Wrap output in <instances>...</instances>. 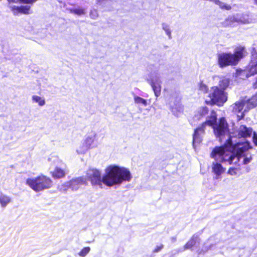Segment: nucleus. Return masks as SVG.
<instances>
[{"label":"nucleus","instance_id":"22","mask_svg":"<svg viewBox=\"0 0 257 257\" xmlns=\"http://www.w3.org/2000/svg\"><path fill=\"white\" fill-rule=\"evenodd\" d=\"M32 100L33 103H37L40 106H43L46 103L44 97L37 95H33L32 96Z\"/></svg>","mask_w":257,"mask_h":257},{"label":"nucleus","instance_id":"8","mask_svg":"<svg viewBox=\"0 0 257 257\" xmlns=\"http://www.w3.org/2000/svg\"><path fill=\"white\" fill-rule=\"evenodd\" d=\"M214 129V133L216 137L220 138L228 134L227 124L224 118H221L219 120L218 124L213 126Z\"/></svg>","mask_w":257,"mask_h":257},{"label":"nucleus","instance_id":"36","mask_svg":"<svg viewBox=\"0 0 257 257\" xmlns=\"http://www.w3.org/2000/svg\"><path fill=\"white\" fill-rule=\"evenodd\" d=\"M252 141L255 146H257V134L255 133H253Z\"/></svg>","mask_w":257,"mask_h":257},{"label":"nucleus","instance_id":"21","mask_svg":"<svg viewBox=\"0 0 257 257\" xmlns=\"http://www.w3.org/2000/svg\"><path fill=\"white\" fill-rule=\"evenodd\" d=\"M66 10L69 13L79 16L84 15L86 14V9L79 7L73 8H67Z\"/></svg>","mask_w":257,"mask_h":257},{"label":"nucleus","instance_id":"35","mask_svg":"<svg viewBox=\"0 0 257 257\" xmlns=\"http://www.w3.org/2000/svg\"><path fill=\"white\" fill-rule=\"evenodd\" d=\"M90 17L93 19H96L98 17V14L96 11L93 10L90 12Z\"/></svg>","mask_w":257,"mask_h":257},{"label":"nucleus","instance_id":"29","mask_svg":"<svg viewBox=\"0 0 257 257\" xmlns=\"http://www.w3.org/2000/svg\"><path fill=\"white\" fill-rule=\"evenodd\" d=\"M162 29L165 32L166 35L168 38L171 39H172L171 31L170 28V26L166 23H163L162 24Z\"/></svg>","mask_w":257,"mask_h":257},{"label":"nucleus","instance_id":"1","mask_svg":"<svg viewBox=\"0 0 257 257\" xmlns=\"http://www.w3.org/2000/svg\"><path fill=\"white\" fill-rule=\"evenodd\" d=\"M249 142L238 143L233 145L231 140L224 147H216L212 151L211 157L214 159L212 163V170L218 179L224 172L225 169L220 162H228L229 164H237L239 162L246 165L250 162L252 157L247 151L251 149Z\"/></svg>","mask_w":257,"mask_h":257},{"label":"nucleus","instance_id":"4","mask_svg":"<svg viewBox=\"0 0 257 257\" xmlns=\"http://www.w3.org/2000/svg\"><path fill=\"white\" fill-rule=\"evenodd\" d=\"M227 100V93L218 86L212 87L208 94V99L205 100L207 104L222 106Z\"/></svg>","mask_w":257,"mask_h":257},{"label":"nucleus","instance_id":"17","mask_svg":"<svg viewBox=\"0 0 257 257\" xmlns=\"http://www.w3.org/2000/svg\"><path fill=\"white\" fill-rule=\"evenodd\" d=\"M96 137V134L93 133L88 135L83 140L89 149L96 147L95 140Z\"/></svg>","mask_w":257,"mask_h":257},{"label":"nucleus","instance_id":"3","mask_svg":"<svg viewBox=\"0 0 257 257\" xmlns=\"http://www.w3.org/2000/svg\"><path fill=\"white\" fill-rule=\"evenodd\" d=\"M26 184L34 191L38 192L50 188L52 186V181L48 177L40 175L27 179Z\"/></svg>","mask_w":257,"mask_h":257},{"label":"nucleus","instance_id":"12","mask_svg":"<svg viewBox=\"0 0 257 257\" xmlns=\"http://www.w3.org/2000/svg\"><path fill=\"white\" fill-rule=\"evenodd\" d=\"M246 53L244 47L241 46L236 47L234 50V54H232L235 63L237 64L239 61L242 58Z\"/></svg>","mask_w":257,"mask_h":257},{"label":"nucleus","instance_id":"26","mask_svg":"<svg viewBox=\"0 0 257 257\" xmlns=\"http://www.w3.org/2000/svg\"><path fill=\"white\" fill-rule=\"evenodd\" d=\"M230 20L231 22H240L243 24L249 23L248 19H246L240 15H236L235 16H233L230 18Z\"/></svg>","mask_w":257,"mask_h":257},{"label":"nucleus","instance_id":"27","mask_svg":"<svg viewBox=\"0 0 257 257\" xmlns=\"http://www.w3.org/2000/svg\"><path fill=\"white\" fill-rule=\"evenodd\" d=\"M134 101L136 103L144 106H146L148 105L147 101L146 99L138 96H134Z\"/></svg>","mask_w":257,"mask_h":257},{"label":"nucleus","instance_id":"16","mask_svg":"<svg viewBox=\"0 0 257 257\" xmlns=\"http://www.w3.org/2000/svg\"><path fill=\"white\" fill-rule=\"evenodd\" d=\"M66 170L60 167H56L54 170L51 172V174L54 179H60L65 176Z\"/></svg>","mask_w":257,"mask_h":257},{"label":"nucleus","instance_id":"31","mask_svg":"<svg viewBox=\"0 0 257 257\" xmlns=\"http://www.w3.org/2000/svg\"><path fill=\"white\" fill-rule=\"evenodd\" d=\"M239 170L237 168L231 167L228 169L227 174L231 176L236 175Z\"/></svg>","mask_w":257,"mask_h":257},{"label":"nucleus","instance_id":"33","mask_svg":"<svg viewBox=\"0 0 257 257\" xmlns=\"http://www.w3.org/2000/svg\"><path fill=\"white\" fill-rule=\"evenodd\" d=\"M37 0H13V3H23L25 4H32Z\"/></svg>","mask_w":257,"mask_h":257},{"label":"nucleus","instance_id":"28","mask_svg":"<svg viewBox=\"0 0 257 257\" xmlns=\"http://www.w3.org/2000/svg\"><path fill=\"white\" fill-rule=\"evenodd\" d=\"M249 103L247 104V107L253 108L257 105V93L255 94L250 99H248Z\"/></svg>","mask_w":257,"mask_h":257},{"label":"nucleus","instance_id":"24","mask_svg":"<svg viewBox=\"0 0 257 257\" xmlns=\"http://www.w3.org/2000/svg\"><path fill=\"white\" fill-rule=\"evenodd\" d=\"M199 239L197 236L193 235L192 238L184 246V250L190 249L198 242Z\"/></svg>","mask_w":257,"mask_h":257},{"label":"nucleus","instance_id":"34","mask_svg":"<svg viewBox=\"0 0 257 257\" xmlns=\"http://www.w3.org/2000/svg\"><path fill=\"white\" fill-rule=\"evenodd\" d=\"M90 251V248L86 247L84 248L79 253V255L81 256H85Z\"/></svg>","mask_w":257,"mask_h":257},{"label":"nucleus","instance_id":"32","mask_svg":"<svg viewBox=\"0 0 257 257\" xmlns=\"http://www.w3.org/2000/svg\"><path fill=\"white\" fill-rule=\"evenodd\" d=\"M68 182L65 183L64 184L59 186L58 189L60 191L62 192L66 191L68 188H70V185H67Z\"/></svg>","mask_w":257,"mask_h":257},{"label":"nucleus","instance_id":"18","mask_svg":"<svg viewBox=\"0 0 257 257\" xmlns=\"http://www.w3.org/2000/svg\"><path fill=\"white\" fill-rule=\"evenodd\" d=\"M208 111V109L206 106L200 107L195 112L193 116L195 121H198L201 119L202 117L205 116Z\"/></svg>","mask_w":257,"mask_h":257},{"label":"nucleus","instance_id":"2","mask_svg":"<svg viewBox=\"0 0 257 257\" xmlns=\"http://www.w3.org/2000/svg\"><path fill=\"white\" fill-rule=\"evenodd\" d=\"M105 185L112 187L119 185L123 182H129L132 179L130 171L123 167L110 165L104 170Z\"/></svg>","mask_w":257,"mask_h":257},{"label":"nucleus","instance_id":"10","mask_svg":"<svg viewBox=\"0 0 257 257\" xmlns=\"http://www.w3.org/2000/svg\"><path fill=\"white\" fill-rule=\"evenodd\" d=\"M249 74L247 75H252L257 73V52L253 49L251 52V60L246 68Z\"/></svg>","mask_w":257,"mask_h":257},{"label":"nucleus","instance_id":"11","mask_svg":"<svg viewBox=\"0 0 257 257\" xmlns=\"http://www.w3.org/2000/svg\"><path fill=\"white\" fill-rule=\"evenodd\" d=\"M86 183V178L80 177L69 181L67 185H70V188L72 190H77L81 185L85 184Z\"/></svg>","mask_w":257,"mask_h":257},{"label":"nucleus","instance_id":"7","mask_svg":"<svg viewBox=\"0 0 257 257\" xmlns=\"http://www.w3.org/2000/svg\"><path fill=\"white\" fill-rule=\"evenodd\" d=\"M148 83L151 85L155 95L158 97L161 95L162 90V80L161 77L157 74H152L147 78Z\"/></svg>","mask_w":257,"mask_h":257},{"label":"nucleus","instance_id":"5","mask_svg":"<svg viewBox=\"0 0 257 257\" xmlns=\"http://www.w3.org/2000/svg\"><path fill=\"white\" fill-rule=\"evenodd\" d=\"M248 102V99L243 98L236 101L231 105L232 112L237 115L238 120L242 119L244 116L245 112L248 111L251 108L247 107Z\"/></svg>","mask_w":257,"mask_h":257},{"label":"nucleus","instance_id":"9","mask_svg":"<svg viewBox=\"0 0 257 257\" xmlns=\"http://www.w3.org/2000/svg\"><path fill=\"white\" fill-rule=\"evenodd\" d=\"M218 63L220 67L228 65H235L232 54L222 53L218 54Z\"/></svg>","mask_w":257,"mask_h":257},{"label":"nucleus","instance_id":"13","mask_svg":"<svg viewBox=\"0 0 257 257\" xmlns=\"http://www.w3.org/2000/svg\"><path fill=\"white\" fill-rule=\"evenodd\" d=\"M10 7L14 15H18L19 13L24 14H28L31 13L30 7L29 6H21L20 7L11 6Z\"/></svg>","mask_w":257,"mask_h":257},{"label":"nucleus","instance_id":"30","mask_svg":"<svg viewBox=\"0 0 257 257\" xmlns=\"http://www.w3.org/2000/svg\"><path fill=\"white\" fill-rule=\"evenodd\" d=\"M198 87L200 91L202 92L206 93L207 91L208 88L205 84L200 81L198 84Z\"/></svg>","mask_w":257,"mask_h":257},{"label":"nucleus","instance_id":"19","mask_svg":"<svg viewBox=\"0 0 257 257\" xmlns=\"http://www.w3.org/2000/svg\"><path fill=\"white\" fill-rule=\"evenodd\" d=\"M216 122V114L214 111H212L209 116L207 117L206 120L202 123L203 126L208 125L210 126L213 125Z\"/></svg>","mask_w":257,"mask_h":257},{"label":"nucleus","instance_id":"23","mask_svg":"<svg viewBox=\"0 0 257 257\" xmlns=\"http://www.w3.org/2000/svg\"><path fill=\"white\" fill-rule=\"evenodd\" d=\"M89 149V147L86 143L83 141L81 142L76 148V152L79 154H85Z\"/></svg>","mask_w":257,"mask_h":257},{"label":"nucleus","instance_id":"6","mask_svg":"<svg viewBox=\"0 0 257 257\" xmlns=\"http://www.w3.org/2000/svg\"><path fill=\"white\" fill-rule=\"evenodd\" d=\"M86 179L89 180L92 186L102 187L105 185V174L102 176L101 172L96 169H88L86 173Z\"/></svg>","mask_w":257,"mask_h":257},{"label":"nucleus","instance_id":"37","mask_svg":"<svg viewBox=\"0 0 257 257\" xmlns=\"http://www.w3.org/2000/svg\"><path fill=\"white\" fill-rule=\"evenodd\" d=\"M163 248V245H161L160 246H157L155 249V252H158L159 251H160L162 248Z\"/></svg>","mask_w":257,"mask_h":257},{"label":"nucleus","instance_id":"14","mask_svg":"<svg viewBox=\"0 0 257 257\" xmlns=\"http://www.w3.org/2000/svg\"><path fill=\"white\" fill-rule=\"evenodd\" d=\"M205 126H203L197 128L194 132L193 136V145L195 143H200L202 140L203 135L204 133Z\"/></svg>","mask_w":257,"mask_h":257},{"label":"nucleus","instance_id":"38","mask_svg":"<svg viewBox=\"0 0 257 257\" xmlns=\"http://www.w3.org/2000/svg\"><path fill=\"white\" fill-rule=\"evenodd\" d=\"M98 2H101L102 0H97Z\"/></svg>","mask_w":257,"mask_h":257},{"label":"nucleus","instance_id":"20","mask_svg":"<svg viewBox=\"0 0 257 257\" xmlns=\"http://www.w3.org/2000/svg\"><path fill=\"white\" fill-rule=\"evenodd\" d=\"M214 79H219V89L224 90L228 86L229 83V80L228 78L226 77H220L219 76H215L214 77Z\"/></svg>","mask_w":257,"mask_h":257},{"label":"nucleus","instance_id":"25","mask_svg":"<svg viewBox=\"0 0 257 257\" xmlns=\"http://www.w3.org/2000/svg\"><path fill=\"white\" fill-rule=\"evenodd\" d=\"M11 201V198L6 195L0 194V204L2 207H5Z\"/></svg>","mask_w":257,"mask_h":257},{"label":"nucleus","instance_id":"15","mask_svg":"<svg viewBox=\"0 0 257 257\" xmlns=\"http://www.w3.org/2000/svg\"><path fill=\"white\" fill-rule=\"evenodd\" d=\"M238 137L239 138H246L250 137L252 133V130L250 127H247L244 125L239 126L237 130Z\"/></svg>","mask_w":257,"mask_h":257}]
</instances>
